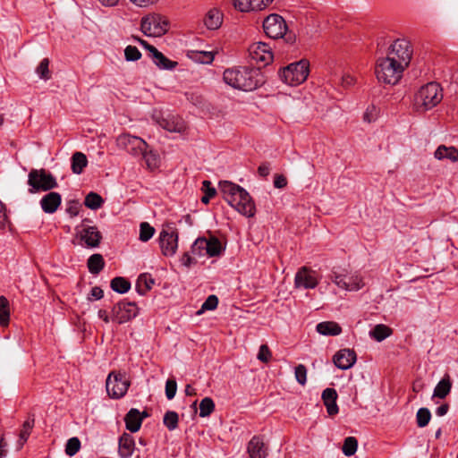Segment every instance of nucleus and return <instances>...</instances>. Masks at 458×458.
Masks as SVG:
<instances>
[{"label": "nucleus", "instance_id": "obj_49", "mask_svg": "<svg viewBox=\"0 0 458 458\" xmlns=\"http://www.w3.org/2000/svg\"><path fill=\"white\" fill-rule=\"evenodd\" d=\"M218 305V298L216 295H209L206 301L203 302L200 310H199L197 313L200 314L204 310H215Z\"/></svg>", "mask_w": 458, "mask_h": 458}, {"label": "nucleus", "instance_id": "obj_23", "mask_svg": "<svg viewBox=\"0 0 458 458\" xmlns=\"http://www.w3.org/2000/svg\"><path fill=\"white\" fill-rule=\"evenodd\" d=\"M322 400L327 408L329 416H335L339 412V408L336 403L338 397L337 392L334 388H326L322 393Z\"/></svg>", "mask_w": 458, "mask_h": 458}, {"label": "nucleus", "instance_id": "obj_14", "mask_svg": "<svg viewBox=\"0 0 458 458\" xmlns=\"http://www.w3.org/2000/svg\"><path fill=\"white\" fill-rule=\"evenodd\" d=\"M332 281L340 288L346 291H359L364 286L362 277L359 275L345 276L333 272L331 275Z\"/></svg>", "mask_w": 458, "mask_h": 458}, {"label": "nucleus", "instance_id": "obj_63", "mask_svg": "<svg viewBox=\"0 0 458 458\" xmlns=\"http://www.w3.org/2000/svg\"><path fill=\"white\" fill-rule=\"evenodd\" d=\"M78 205L77 201H71L70 207L67 208V212L72 216H75L78 215Z\"/></svg>", "mask_w": 458, "mask_h": 458}, {"label": "nucleus", "instance_id": "obj_57", "mask_svg": "<svg viewBox=\"0 0 458 458\" xmlns=\"http://www.w3.org/2000/svg\"><path fill=\"white\" fill-rule=\"evenodd\" d=\"M355 83V78L349 73H344L341 76V85L348 88Z\"/></svg>", "mask_w": 458, "mask_h": 458}, {"label": "nucleus", "instance_id": "obj_5", "mask_svg": "<svg viewBox=\"0 0 458 458\" xmlns=\"http://www.w3.org/2000/svg\"><path fill=\"white\" fill-rule=\"evenodd\" d=\"M29 192L48 191L58 186L55 177L45 169H31L28 175Z\"/></svg>", "mask_w": 458, "mask_h": 458}, {"label": "nucleus", "instance_id": "obj_42", "mask_svg": "<svg viewBox=\"0 0 458 458\" xmlns=\"http://www.w3.org/2000/svg\"><path fill=\"white\" fill-rule=\"evenodd\" d=\"M155 233V228L147 222H142L140 225V240L141 242H148Z\"/></svg>", "mask_w": 458, "mask_h": 458}, {"label": "nucleus", "instance_id": "obj_39", "mask_svg": "<svg viewBox=\"0 0 458 458\" xmlns=\"http://www.w3.org/2000/svg\"><path fill=\"white\" fill-rule=\"evenodd\" d=\"M35 420L34 418L27 420L23 425L22 429L21 430L20 436H19V446L21 447L24 443L28 440L29 436L30 435L31 429L34 427Z\"/></svg>", "mask_w": 458, "mask_h": 458}, {"label": "nucleus", "instance_id": "obj_16", "mask_svg": "<svg viewBox=\"0 0 458 458\" xmlns=\"http://www.w3.org/2000/svg\"><path fill=\"white\" fill-rule=\"evenodd\" d=\"M80 227L81 229L77 232V237H79L88 248H96L100 244L102 234L97 226L87 225H85V221H83Z\"/></svg>", "mask_w": 458, "mask_h": 458}, {"label": "nucleus", "instance_id": "obj_6", "mask_svg": "<svg viewBox=\"0 0 458 458\" xmlns=\"http://www.w3.org/2000/svg\"><path fill=\"white\" fill-rule=\"evenodd\" d=\"M309 62L301 60L284 67L280 72L281 80L290 85L296 86L306 81L309 75Z\"/></svg>", "mask_w": 458, "mask_h": 458}, {"label": "nucleus", "instance_id": "obj_19", "mask_svg": "<svg viewBox=\"0 0 458 458\" xmlns=\"http://www.w3.org/2000/svg\"><path fill=\"white\" fill-rule=\"evenodd\" d=\"M356 360V352L352 349L339 350L333 357L334 364L343 370L351 369Z\"/></svg>", "mask_w": 458, "mask_h": 458}, {"label": "nucleus", "instance_id": "obj_40", "mask_svg": "<svg viewBox=\"0 0 458 458\" xmlns=\"http://www.w3.org/2000/svg\"><path fill=\"white\" fill-rule=\"evenodd\" d=\"M215 410V403L210 397H205L199 403V416L201 418L209 416Z\"/></svg>", "mask_w": 458, "mask_h": 458}, {"label": "nucleus", "instance_id": "obj_54", "mask_svg": "<svg viewBox=\"0 0 458 458\" xmlns=\"http://www.w3.org/2000/svg\"><path fill=\"white\" fill-rule=\"evenodd\" d=\"M233 4L241 12L252 11L250 0H233Z\"/></svg>", "mask_w": 458, "mask_h": 458}, {"label": "nucleus", "instance_id": "obj_2", "mask_svg": "<svg viewBox=\"0 0 458 458\" xmlns=\"http://www.w3.org/2000/svg\"><path fill=\"white\" fill-rule=\"evenodd\" d=\"M222 252V245L216 237L210 239L198 238L191 245V253L185 252L182 259V264L187 267L197 262L196 257L208 255V257H216Z\"/></svg>", "mask_w": 458, "mask_h": 458}, {"label": "nucleus", "instance_id": "obj_55", "mask_svg": "<svg viewBox=\"0 0 458 458\" xmlns=\"http://www.w3.org/2000/svg\"><path fill=\"white\" fill-rule=\"evenodd\" d=\"M273 0H250L252 11L265 9Z\"/></svg>", "mask_w": 458, "mask_h": 458}, {"label": "nucleus", "instance_id": "obj_62", "mask_svg": "<svg viewBox=\"0 0 458 458\" xmlns=\"http://www.w3.org/2000/svg\"><path fill=\"white\" fill-rule=\"evenodd\" d=\"M270 167L268 164H261L258 168V173L260 176L266 177L269 174Z\"/></svg>", "mask_w": 458, "mask_h": 458}, {"label": "nucleus", "instance_id": "obj_59", "mask_svg": "<svg viewBox=\"0 0 458 458\" xmlns=\"http://www.w3.org/2000/svg\"><path fill=\"white\" fill-rule=\"evenodd\" d=\"M142 156L148 166H151L152 165H156V155L152 153V151L148 152L147 149L144 151V153L140 154Z\"/></svg>", "mask_w": 458, "mask_h": 458}, {"label": "nucleus", "instance_id": "obj_44", "mask_svg": "<svg viewBox=\"0 0 458 458\" xmlns=\"http://www.w3.org/2000/svg\"><path fill=\"white\" fill-rule=\"evenodd\" d=\"M191 57L201 64H211L214 60V53L211 51H195Z\"/></svg>", "mask_w": 458, "mask_h": 458}, {"label": "nucleus", "instance_id": "obj_32", "mask_svg": "<svg viewBox=\"0 0 458 458\" xmlns=\"http://www.w3.org/2000/svg\"><path fill=\"white\" fill-rule=\"evenodd\" d=\"M452 383L448 375H445L436 386L433 393L434 397L445 398L451 391Z\"/></svg>", "mask_w": 458, "mask_h": 458}, {"label": "nucleus", "instance_id": "obj_61", "mask_svg": "<svg viewBox=\"0 0 458 458\" xmlns=\"http://www.w3.org/2000/svg\"><path fill=\"white\" fill-rule=\"evenodd\" d=\"M132 4L140 7H146L148 5L156 4L158 0H130Z\"/></svg>", "mask_w": 458, "mask_h": 458}, {"label": "nucleus", "instance_id": "obj_12", "mask_svg": "<svg viewBox=\"0 0 458 458\" xmlns=\"http://www.w3.org/2000/svg\"><path fill=\"white\" fill-rule=\"evenodd\" d=\"M117 146L134 157H139L148 148V144L140 137L127 133L121 134L116 139Z\"/></svg>", "mask_w": 458, "mask_h": 458}, {"label": "nucleus", "instance_id": "obj_9", "mask_svg": "<svg viewBox=\"0 0 458 458\" xmlns=\"http://www.w3.org/2000/svg\"><path fill=\"white\" fill-rule=\"evenodd\" d=\"M131 381L124 372L112 371L106 380V389L110 398L120 399L125 395Z\"/></svg>", "mask_w": 458, "mask_h": 458}, {"label": "nucleus", "instance_id": "obj_27", "mask_svg": "<svg viewBox=\"0 0 458 458\" xmlns=\"http://www.w3.org/2000/svg\"><path fill=\"white\" fill-rule=\"evenodd\" d=\"M204 25L208 30H217L223 22V14L216 8L209 10L203 19Z\"/></svg>", "mask_w": 458, "mask_h": 458}, {"label": "nucleus", "instance_id": "obj_28", "mask_svg": "<svg viewBox=\"0 0 458 458\" xmlns=\"http://www.w3.org/2000/svg\"><path fill=\"white\" fill-rule=\"evenodd\" d=\"M434 157L438 160L448 159L452 162L458 161V149L454 147L440 145L435 151Z\"/></svg>", "mask_w": 458, "mask_h": 458}, {"label": "nucleus", "instance_id": "obj_47", "mask_svg": "<svg viewBox=\"0 0 458 458\" xmlns=\"http://www.w3.org/2000/svg\"><path fill=\"white\" fill-rule=\"evenodd\" d=\"M81 448V442L78 437L70 438L65 445V453L69 456L76 454Z\"/></svg>", "mask_w": 458, "mask_h": 458}, {"label": "nucleus", "instance_id": "obj_7", "mask_svg": "<svg viewBox=\"0 0 458 458\" xmlns=\"http://www.w3.org/2000/svg\"><path fill=\"white\" fill-rule=\"evenodd\" d=\"M263 29L266 35L271 38L277 39L286 36L285 40L288 43H293L295 39L294 35H286V22L279 14L268 15L263 21Z\"/></svg>", "mask_w": 458, "mask_h": 458}, {"label": "nucleus", "instance_id": "obj_24", "mask_svg": "<svg viewBox=\"0 0 458 458\" xmlns=\"http://www.w3.org/2000/svg\"><path fill=\"white\" fill-rule=\"evenodd\" d=\"M143 416H141V412L135 408L131 409L124 417L126 428L132 433L137 432L140 428Z\"/></svg>", "mask_w": 458, "mask_h": 458}, {"label": "nucleus", "instance_id": "obj_36", "mask_svg": "<svg viewBox=\"0 0 458 458\" xmlns=\"http://www.w3.org/2000/svg\"><path fill=\"white\" fill-rule=\"evenodd\" d=\"M10 320L9 301L4 296H0V326L6 327Z\"/></svg>", "mask_w": 458, "mask_h": 458}, {"label": "nucleus", "instance_id": "obj_8", "mask_svg": "<svg viewBox=\"0 0 458 458\" xmlns=\"http://www.w3.org/2000/svg\"><path fill=\"white\" fill-rule=\"evenodd\" d=\"M386 56L395 60L402 67L407 68L412 56L411 43L405 38L394 40L387 48Z\"/></svg>", "mask_w": 458, "mask_h": 458}, {"label": "nucleus", "instance_id": "obj_26", "mask_svg": "<svg viewBox=\"0 0 458 458\" xmlns=\"http://www.w3.org/2000/svg\"><path fill=\"white\" fill-rule=\"evenodd\" d=\"M160 126L170 132H182L185 130V123L182 118L171 116L163 118L159 122Z\"/></svg>", "mask_w": 458, "mask_h": 458}, {"label": "nucleus", "instance_id": "obj_13", "mask_svg": "<svg viewBox=\"0 0 458 458\" xmlns=\"http://www.w3.org/2000/svg\"><path fill=\"white\" fill-rule=\"evenodd\" d=\"M138 310L135 302L120 301L112 309V320L118 324H123L135 318Z\"/></svg>", "mask_w": 458, "mask_h": 458}, {"label": "nucleus", "instance_id": "obj_31", "mask_svg": "<svg viewBox=\"0 0 458 458\" xmlns=\"http://www.w3.org/2000/svg\"><path fill=\"white\" fill-rule=\"evenodd\" d=\"M155 281L148 274H141L136 282V290L140 295H145L152 286Z\"/></svg>", "mask_w": 458, "mask_h": 458}, {"label": "nucleus", "instance_id": "obj_10", "mask_svg": "<svg viewBox=\"0 0 458 458\" xmlns=\"http://www.w3.org/2000/svg\"><path fill=\"white\" fill-rule=\"evenodd\" d=\"M179 233L172 225H165L159 233L158 242L161 252L165 257H172L178 248Z\"/></svg>", "mask_w": 458, "mask_h": 458}, {"label": "nucleus", "instance_id": "obj_52", "mask_svg": "<svg viewBox=\"0 0 458 458\" xmlns=\"http://www.w3.org/2000/svg\"><path fill=\"white\" fill-rule=\"evenodd\" d=\"M177 384L174 379H168L165 383V395L168 400H172L176 394Z\"/></svg>", "mask_w": 458, "mask_h": 458}, {"label": "nucleus", "instance_id": "obj_18", "mask_svg": "<svg viewBox=\"0 0 458 458\" xmlns=\"http://www.w3.org/2000/svg\"><path fill=\"white\" fill-rule=\"evenodd\" d=\"M250 58L256 63H262L264 65L268 64L273 60L271 47L264 42L253 43L249 47Z\"/></svg>", "mask_w": 458, "mask_h": 458}, {"label": "nucleus", "instance_id": "obj_41", "mask_svg": "<svg viewBox=\"0 0 458 458\" xmlns=\"http://www.w3.org/2000/svg\"><path fill=\"white\" fill-rule=\"evenodd\" d=\"M358 441L354 437H348L344 439L342 450L346 456H351L357 451Z\"/></svg>", "mask_w": 458, "mask_h": 458}, {"label": "nucleus", "instance_id": "obj_51", "mask_svg": "<svg viewBox=\"0 0 458 458\" xmlns=\"http://www.w3.org/2000/svg\"><path fill=\"white\" fill-rule=\"evenodd\" d=\"M295 378L299 384L304 386L307 382V369L304 365L299 364L295 368Z\"/></svg>", "mask_w": 458, "mask_h": 458}, {"label": "nucleus", "instance_id": "obj_60", "mask_svg": "<svg viewBox=\"0 0 458 458\" xmlns=\"http://www.w3.org/2000/svg\"><path fill=\"white\" fill-rule=\"evenodd\" d=\"M287 184L286 178L282 174H276L274 180V186L277 189L284 188Z\"/></svg>", "mask_w": 458, "mask_h": 458}, {"label": "nucleus", "instance_id": "obj_56", "mask_svg": "<svg viewBox=\"0 0 458 458\" xmlns=\"http://www.w3.org/2000/svg\"><path fill=\"white\" fill-rule=\"evenodd\" d=\"M9 224V220L6 215L5 205L0 201V227L4 229Z\"/></svg>", "mask_w": 458, "mask_h": 458}, {"label": "nucleus", "instance_id": "obj_64", "mask_svg": "<svg viewBox=\"0 0 458 458\" xmlns=\"http://www.w3.org/2000/svg\"><path fill=\"white\" fill-rule=\"evenodd\" d=\"M448 410H449V405L447 403H444V404L440 405L439 407H437L436 413L437 416L442 417L447 413Z\"/></svg>", "mask_w": 458, "mask_h": 458}, {"label": "nucleus", "instance_id": "obj_1", "mask_svg": "<svg viewBox=\"0 0 458 458\" xmlns=\"http://www.w3.org/2000/svg\"><path fill=\"white\" fill-rule=\"evenodd\" d=\"M224 81L233 89L251 91L264 83V78L259 69L246 66L226 69L223 73Z\"/></svg>", "mask_w": 458, "mask_h": 458}, {"label": "nucleus", "instance_id": "obj_53", "mask_svg": "<svg viewBox=\"0 0 458 458\" xmlns=\"http://www.w3.org/2000/svg\"><path fill=\"white\" fill-rule=\"evenodd\" d=\"M271 352L267 344H262L259 347V351L258 353V360L264 363H267L271 359Z\"/></svg>", "mask_w": 458, "mask_h": 458}, {"label": "nucleus", "instance_id": "obj_50", "mask_svg": "<svg viewBox=\"0 0 458 458\" xmlns=\"http://www.w3.org/2000/svg\"><path fill=\"white\" fill-rule=\"evenodd\" d=\"M48 65L49 60L44 58L37 67V73L43 80H48L50 78Z\"/></svg>", "mask_w": 458, "mask_h": 458}, {"label": "nucleus", "instance_id": "obj_38", "mask_svg": "<svg viewBox=\"0 0 458 458\" xmlns=\"http://www.w3.org/2000/svg\"><path fill=\"white\" fill-rule=\"evenodd\" d=\"M392 334V330L386 325L378 324L370 332V335L377 342H381Z\"/></svg>", "mask_w": 458, "mask_h": 458}, {"label": "nucleus", "instance_id": "obj_20", "mask_svg": "<svg viewBox=\"0 0 458 458\" xmlns=\"http://www.w3.org/2000/svg\"><path fill=\"white\" fill-rule=\"evenodd\" d=\"M247 452L250 458H266L267 448L263 439L259 437H253L248 443Z\"/></svg>", "mask_w": 458, "mask_h": 458}, {"label": "nucleus", "instance_id": "obj_46", "mask_svg": "<svg viewBox=\"0 0 458 458\" xmlns=\"http://www.w3.org/2000/svg\"><path fill=\"white\" fill-rule=\"evenodd\" d=\"M202 190L205 191V195L201 198V201L204 204H208L210 199L216 194V190L212 187L211 182L207 180L202 182Z\"/></svg>", "mask_w": 458, "mask_h": 458}, {"label": "nucleus", "instance_id": "obj_25", "mask_svg": "<svg viewBox=\"0 0 458 458\" xmlns=\"http://www.w3.org/2000/svg\"><path fill=\"white\" fill-rule=\"evenodd\" d=\"M135 447L134 439L131 435L123 433L119 439V454L122 458H129L133 454Z\"/></svg>", "mask_w": 458, "mask_h": 458}, {"label": "nucleus", "instance_id": "obj_29", "mask_svg": "<svg viewBox=\"0 0 458 458\" xmlns=\"http://www.w3.org/2000/svg\"><path fill=\"white\" fill-rule=\"evenodd\" d=\"M316 329L323 335H338L342 332L341 327L334 321L320 322L317 325Z\"/></svg>", "mask_w": 458, "mask_h": 458}, {"label": "nucleus", "instance_id": "obj_37", "mask_svg": "<svg viewBox=\"0 0 458 458\" xmlns=\"http://www.w3.org/2000/svg\"><path fill=\"white\" fill-rule=\"evenodd\" d=\"M104 204L103 198L96 193V192H89L86 197L84 200V205L92 210H97L102 207Z\"/></svg>", "mask_w": 458, "mask_h": 458}, {"label": "nucleus", "instance_id": "obj_58", "mask_svg": "<svg viewBox=\"0 0 458 458\" xmlns=\"http://www.w3.org/2000/svg\"><path fill=\"white\" fill-rule=\"evenodd\" d=\"M104 295L103 290L98 287L95 286L91 289L90 293L89 294L88 300H100Z\"/></svg>", "mask_w": 458, "mask_h": 458}, {"label": "nucleus", "instance_id": "obj_30", "mask_svg": "<svg viewBox=\"0 0 458 458\" xmlns=\"http://www.w3.org/2000/svg\"><path fill=\"white\" fill-rule=\"evenodd\" d=\"M155 64L159 69L172 70L177 66V62L171 61L157 48L150 54Z\"/></svg>", "mask_w": 458, "mask_h": 458}, {"label": "nucleus", "instance_id": "obj_22", "mask_svg": "<svg viewBox=\"0 0 458 458\" xmlns=\"http://www.w3.org/2000/svg\"><path fill=\"white\" fill-rule=\"evenodd\" d=\"M219 191H221L224 199L228 202L235 201V196L238 194L241 197L242 187L230 181H221L218 184Z\"/></svg>", "mask_w": 458, "mask_h": 458}, {"label": "nucleus", "instance_id": "obj_3", "mask_svg": "<svg viewBox=\"0 0 458 458\" xmlns=\"http://www.w3.org/2000/svg\"><path fill=\"white\" fill-rule=\"evenodd\" d=\"M443 99V90L437 82L422 86L414 97V108L418 112H426L437 106Z\"/></svg>", "mask_w": 458, "mask_h": 458}, {"label": "nucleus", "instance_id": "obj_15", "mask_svg": "<svg viewBox=\"0 0 458 458\" xmlns=\"http://www.w3.org/2000/svg\"><path fill=\"white\" fill-rule=\"evenodd\" d=\"M242 191L241 197L237 194L235 196V201L228 202V204L242 215L247 217H252L256 212L255 204L248 191L242 187Z\"/></svg>", "mask_w": 458, "mask_h": 458}, {"label": "nucleus", "instance_id": "obj_34", "mask_svg": "<svg viewBox=\"0 0 458 458\" xmlns=\"http://www.w3.org/2000/svg\"><path fill=\"white\" fill-rule=\"evenodd\" d=\"M89 271L93 275H98L105 266V261L101 254H92L87 262Z\"/></svg>", "mask_w": 458, "mask_h": 458}, {"label": "nucleus", "instance_id": "obj_21", "mask_svg": "<svg viewBox=\"0 0 458 458\" xmlns=\"http://www.w3.org/2000/svg\"><path fill=\"white\" fill-rule=\"evenodd\" d=\"M62 202V197L58 192L51 191L40 199L42 210L47 214L55 213Z\"/></svg>", "mask_w": 458, "mask_h": 458}, {"label": "nucleus", "instance_id": "obj_4", "mask_svg": "<svg viewBox=\"0 0 458 458\" xmlns=\"http://www.w3.org/2000/svg\"><path fill=\"white\" fill-rule=\"evenodd\" d=\"M404 70L395 60H390L386 56H380L376 61L375 74L381 83L395 85L401 80Z\"/></svg>", "mask_w": 458, "mask_h": 458}, {"label": "nucleus", "instance_id": "obj_11", "mask_svg": "<svg viewBox=\"0 0 458 458\" xmlns=\"http://www.w3.org/2000/svg\"><path fill=\"white\" fill-rule=\"evenodd\" d=\"M168 21L159 14H150L141 20L140 30L148 37H161L168 30Z\"/></svg>", "mask_w": 458, "mask_h": 458}, {"label": "nucleus", "instance_id": "obj_33", "mask_svg": "<svg viewBox=\"0 0 458 458\" xmlns=\"http://www.w3.org/2000/svg\"><path fill=\"white\" fill-rule=\"evenodd\" d=\"M88 165V159L82 152H75L72 157V171L73 174H81Z\"/></svg>", "mask_w": 458, "mask_h": 458}, {"label": "nucleus", "instance_id": "obj_45", "mask_svg": "<svg viewBox=\"0 0 458 458\" xmlns=\"http://www.w3.org/2000/svg\"><path fill=\"white\" fill-rule=\"evenodd\" d=\"M178 414L175 411H168L165 413L163 422L169 430H174L178 426Z\"/></svg>", "mask_w": 458, "mask_h": 458}, {"label": "nucleus", "instance_id": "obj_35", "mask_svg": "<svg viewBox=\"0 0 458 458\" xmlns=\"http://www.w3.org/2000/svg\"><path fill=\"white\" fill-rule=\"evenodd\" d=\"M110 286L118 293H125L131 288V283L124 277L117 276L111 280Z\"/></svg>", "mask_w": 458, "mask_h": 458}, {"label": "nucleus", "instance_id": "obj_43", "mask_svg": "<svg viewBox=\"0 0 458 458\" xmlns=\"http://www.w3.org/2000/svg\"><path fill=\"white\" fill-rule=\"evenodd\" d=\"M431 419L430 411L428 408H420L416 414L417 425L420 428L426 427Z\"/></svg>", "mask_w": 458, "mask_h": 458}, {"label": "nucleus", "instance_id": "obj_17", "mask_svg": "<svg viewBox=\"0 0 458 458\" xmlns=\"http://www.w3.org/2000/svg\"><path fill=\"white\" fill-rule=\"evenodd\" d=\"M318 284V279L316 271L307 267H301L294 278V284L296 288L314 289Z\"/></svg>", "mask_w": 458, "mask_h": 458}, {"label": "nucleus", "instance_id": "obj_48", "mask_svg": "<svg viewBox=\"0 0 458 458\" xmlns=\"http://www.w3.org/2000/svg\"><path fill=\"white\" fill-rule=\"evenodd\" d=\"M124 56L126 61L133 62L139 60L141 57V53L136 47L127 46L124 49Z\"/></svg>", "mask_w": 458, "mask_h": 458}]
</instances>
